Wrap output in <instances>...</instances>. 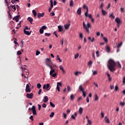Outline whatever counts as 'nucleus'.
<instances>
[{"mask_svg":"<svg viewBox=\"0 0 125 125\" xmlns=\"http://www.w3.org/2000/svg\"><path fill=\"white\" fill-rule=\"evenodd\" d=\"M71 26V24L70 23H67L65 25H64V28L65 30H68L69 27Z\"/></svg>","mask_w":125,"mask_h":125,"instance_id":"nucleus-15","label":"nucleus"},{"mask_svg":"<svg viewBox=\"0 0 125 125\" xmlns=\"http://www.w3.org/2000/svg\"><path fill=\"white\" fill-rule=\"evenodd\" d=\"M50 87V84L49 83H47V85L46 84H44L43 86V89H48V88Z\"/></svg>","mask_w":125,"mask_h":125,"instance_id":"nucleus-13","label":"nucleus"},{"mask_svg":"<svg viewBox=\"0 0 125 125\" xmlns=\"http://www.w3.org/2000/svg\"><path fill=\"white\" fill-rule=\"evenodd\" d=\"M106 51L108 53L110 52V47L108 45H107L106 47Z\"/></svg>","mask_w":125,"mask_h":125,"instance_id":"nucleus-26","label":"nucleus"},{"mask_svg":"<svg viewBox=\"0 0 125 125\" xmlns=\"http://www.w3.org/2000/svg\"><path fill=\"white\" fill-rule=\"evenodd\" d=\"M86 102L87 103H89V99L88 97H87V98H86Z\"/></svg>","mask_w":125,"mask_h":125,"instance_id":"nucleus-60","label":"nucleus"},{"mask_svg":"<svg viewBox=\"0 0 125 125\" xmlns=\"http://www.w3.org/2000/svg\"><path fill=\"white\" fill-rule=\"evenodd\" d=\"M123 42H121L120 44H118L117 45V48H120L122 46Z\"/></svg>","mask_w":125,"mask_h":125,"instance_id":"nucleus-36","label":"nucleus"},{"mask_svg":"<svg viewBox=\"0 0 125 125\" xmlns=\"http://www.w3.org/2000/svg\"><path fill=\"white\" fill-rule=\"evenodd\" d=\"M50 105L52 107H55V105H54V104L52 103V102H50Z\"/></svg>","mask_w":125,"mask_h":125,"instance_id":"nucleus-42","label":"nucleus"},{"mask_svg":"<svg viewBox=\"0 0 125 125\" xmlns=\"http://www.w3.org/2000/svg\"><path fill=\"white\" fill-rule=\"evenodd\" d=\"M58 32H62V26H61V25L58 26Z\"/></svg>","mask_w":125,"mask_h":125,"instance_id":"nucleus-22","label":"nucleus"},{"mask_svg":"<svg viewBox=\"0 0 125 125\" xmlns=\"http://www.w3.org/2000/svg\"><path fill=\"white\" fill-rule=\"evenodd\" d=\"M101 117H102V118H104V113L103 112H101Z\"/></svg>","mask_w":125,"mask_h":125,"instance_id":"nucleus-54","label":"nucleus"},{"mask_svg":"<svg viewBox=\"0 0 125 125\" xmlns=\"http://www.w3.org/2000/svg\"><path fill=\"white\" fill-rule=\"evenodd\" d=\"M27 20L29 21L31 24H32V22L33 21V19L31 17H28L27 18Z\"/></svg>","mask_w":125,"mask_h":125,"instance_id":"nucleus-21","label":"nucleus"},{"mask_svg":"<svg viewBox=\"0 0 125 125\" xmlns=\"http://www.w3.org/2000/svg\"><path fill=\"white\" fill-rule=\"evenodd\" d=\"M99 100V98H98L97 94H95V101H97Z\"/></svg>","mask_w":125,"mask_h":125,"instance_id":"nucleus-41","label":"nucleus"},{"mask_svg":"<svg viewBox=\"0 0 125 125\" xmlns=\"http://www.w3.org/2000/svg\"><path fill=\"white\" fill-rule=\"evenodd\" d=\"M92 65V62L91 61H89V62H88V65L91 66Z\"/></svg>","mask_w":125,"mask_h":125,"instance_id":"nucleus-43","label":"nucleus"},{"mask_svg":"<svg viewBox=\"0 0 125 125\" xmlns=\"http://www.w3.org/2000/svg\"><path fill=\"white\" fill-rule=\"evenodd\" d=\"M115 21L118 24H120L121 23V22H122L120 20V19L119 18H116Z\"/></svg>","mask_w":125,"mask_h":125,"instance_id":"nucleus-20","label":"nucleus"},{"mask_svg":"<svg viewBox=\"0 0 125 125\" xmlns=\"http://www.w3.org/2000/svg\"><path fill=\"white\" fill-rule=\"evenodd\" d=\"M56 60L57 61H59V62H62V60H61L60 59V57L58 55L57 56V59H56Z\"/></svg>","mask_w":125,"mask_h":125,"instance_id":"nucleus-28","label":"nucleus"},{"mask_svg":"<svg viewBox=\"0 0 125 125\" xmlns=\"http://www.w3.org/2000/svg\"><path fill=\"white\" fill-rule=\"evenodd\" d=\"M24 33L27 36H29L31 34V32H29L26 30H23Z\"/></svg>","mask_w":125,"mask_h":125,"instance_id":"nucleus-17","label":"nucleus"},{"mask_svg":"<svg viewBox=\"0 0 125 125\" xmlns=\"http://www.w3.org/2000/svg\"><path fill=\"white\" fill-rule=\"evenodd\" d=\"M31 91L29 84L26 85L25 92L26 93H30Z\"/></svg>","mask_w":125,"mask_h":125,"instance_id":"nucleus-8","label":"nucleus"},{"mask_svg":"<svg viewBox=\"0 0 125 125\" xmlns=\"http://www.w3.org/2000/svg\"><path fill=\"white\" fill-rule=\"evenodd\" d=\"M103 40H104L105 42H108V39H107L106 37H103Z\"/></svg>","mask_w":125,"mask_h":125,"instance_id":"nucleus-40","label":"nucleus"},{"mask_svg":"<svg viewBox=\"0 0 125 125\" xmlns=\"http://www.w3.org/2000/svg\"><path fill=\"white\" fill-rule=\"evenodd\" d=\"M123 83L125 84V77H123Z\"/></svg>","mask_w":125,"mask_h":125,"instance_id":"nucleus-61","label":"nucleus"},{"mask_svg":"<svg viewBox=\"0 0 125 125\" xmlns=\"http://www.w3.org/2000/svg\"><path fill=\"white\" fill-rule=\"evenodd\" d=\"M102 13L103 15H105L106 14V12L102 9Z\"/></svg>","mask_w":125,"mask_h":125,"instance_id":"nucleus-45","label":"nucleus"},{"mask_svg":"<svg viewBox=\"0 0 125 125\" xmlns=\"http://www.w3.org/2000/svg\"><path fill=\"white\" fill-rule=\"evenodd\" d=\"M19 18H20V15H17L16 17H15L14 18H13V20H15V21H16V22H18L19 20Z\"/></svg>","mask_w":125,"mask_h":125,"instance_id":"nucleus-14","label":"nucleus"},{"mask_svg":"<svg viewBox=\"0 0 125 125\" xmlns=\"http://www.w3.org/2000/svg\"><path fill=\"white\" fill-rule=\"evenodd\" d=\"M45 36L46 37H49L50 36H51V33H45Z\"/></svg>","mask_w":125,"mask_h":125,"instance_id":"nucleus-50","label":"nucleus"},{"mask_svg":"<svg viewBox=\"0 0 125 125\" xmlns=\"http://www.w3.org/2000/svg\"><path fill=\"white\" fill-rule=\"evenodd\" d=\"M105 122H106V123L110 124V121L109 120L108 117H105Z\"/></svg>","mask_w":125,"mask_h":125,"instance_id":"nucleus-27","label":"nucleus"},{"mask_svg":"<svg viewBox=\"0 0 125 125\" xmlns=\"http://www.w3.org/2000/svg\"><path fill=\"white\" fill-rule=\"evenodd\" d=\"M79 90L83 92V97H86V92L84 91V89L83 88L82 85H80L79 88Z\"/></svg>","mask_w":125,"mask_h":125,"instance_id":"nucleus-3","label":"nucleus"},{"mask_svg":"<svg viewBox=\"0 0 125 125\" xmlns=\"http://www.w3.org/2000/svg\"><path fill=\"white\" fill-rule=\"evenodd\" d=\"M79 37L81 38V39H83V33L79 34Z\"/></svg>","mask_w":125,"mask_h":125,"instance_id":"nucleus-48","label":"nucleus"},{"mask_svg":"<svg viewBox=\"0 0 125 125\" xmlns=\"http://www.w3.org/2000/svg\"><path fill=\"white\" fill-rule=\"evenodd\" d=\"M54 112H52L51 114H50L49 117L50 118H52L54 117Z\"/></svg>","mask_w":125,"mask_h":125,"instance_id":"nucleus-47","label":"nucleus"},{"mask_svg":"<svg viewBox=\"0 0 125 125\" xmlns=\"http://www.w3.org/2000/svg\"><path fill=\"white\" fill-rule=\"evenodd\" d=\"M22 54V52L21 51H18L17 55H21Z\"/></svg>","mask_w":125,"mask_h":125,"instance_id":"nucleus-46","label":"nucleus"},{"mask_svg":"<svg viewBox=\"0 0 125 125\" xmlns=\"http://www.w3.org/2000/svg\"><path fill=\"white\" fill-rule=\"evenodd\" d=\"M48 101V98L46 96H45L43 98V102L45 103H46Z\"/></svg>","mask_w":125,"mask_h":125,"instance_id":"nucleus-19","label":"nucleus"},{"mask_svg":"<svg viewBox=\"0 0 125 125\" xmlns=\"http://www.w3.org/2000/svg\"><path fill=\"white\" fill-rule=\"evenodd\" d=\"M77 13L79 15H81V14H82V8L81 7H80L78 8V11H77Z\"/></svg>","mask_w":125,"mask_h":125,"instance_id":"nucleus-16","label":"nucleus"},{"mask_svg":"<svg viewBox=\"0 0 125 125\" xmlns=\"http://www.w3.org/2000/svg\"><path fill=\"white\" fill-rule=\"evenodd\" d=\"M125 102H121L120 103V105L121 106H122V107H124V105H125Z\"/></svg>","mask_w":125,"mask_h":125,"instance_id":"nucleus-32","label":"nucleus"},{"mask_svg":"<svg viewBox=\"0 0 125 125\" xmlns=\"http://www.w3.org/2000/svg\"><path fill=\"white\" fill-rule=\"evenodd\" d=\"M50 7L51 8H49L48 9V12L49 13L51 12V9L53 7V1L52 0H50Z\"/></svg>","mask_w":125,"mask_h":125,"instance_id":"nucleus-10","label":"nucleus"},{"mask_svg":"<svg viewBox=\"0 0 125 125\" xmlns=\"http://www.w3.org/2000/svg\"><path fill=\"white\" fill-rule=\"evenodd\" d=\"M83 28H84V29H85V31H86V32L88 33H89V28H91V25L90 23H89V22H87V25L85 24L84 22H83Z\"/></svg>","mask_w":125,"mask_h":125,"instance_id":"nucleus-2","label":"nucleus"},{"mask_svg":"<svg viewBox=\"0 0 125 125\" xmlns=\"http://www.w3.org/2000/svg\"><path fill=\"white\" fill-rule=\"evenodd\" d=\"M115 90L116 91H117L118 90H119V86H118V85H116Z\"/></svg>","mask_w":125,"mask_h":125,"instance_id":"nucleus-53","label":"nucleus"},{"mask_svg":"<svg viewBox=\"0 0 125 125\" xmlns=\"http://www.w3.org/2000/svg\"><path fill=\"white\" fill-rule=\"evenodd\" d=\"M83 9H86V12H85V15H86L88 13V7L86 4H83Z\"/></svg>","mask_w":125,"mask_h":125,"instance_id":"nucleus-11","label":"nucleus"},{"mask_svg":"<svg viewBox=\"0 0 125 125\" xmlns=\"http://www.w3.org/2000/svg\"><path fill=\"white\" fill-rule=\"evenodd\" d=\"M107 78H108V81H111V76H110V74H109V73H107Z\"/></svg>","mask_w":125,"mask_h":125,"instance_id":"nucleus-30","label":"nucleus"},{"mask_svg":"<svg viewBox=\"0 0 125 125\" xmlns=\"http://www.w3.org/2000/svg\"><path fill=\"white\" fill-rule=\"evenodd\" d=\"M53 35L56 36V37L57 38H58V35H57V34L56 33V31L54 32V33H53Z\"/></svg>","mask_w":125,"mask_h":125,"instance_id":"nucleus-55","label":"nucleus"},{"mask_svg":"<svg viewBox=\"0 0 125 125\" xmlns=\"http://www.w3.org/2000/svg\"><path fill=\"white\" fill-rule=\"evenodd\" d=\"M88 13H87V14L86 15V12L84 13L85 16V17H89V18L90 19H93V17L92 15L91 14H87Z\"/></svg>","mask_w":125,"mask_h":125,"instance_id":"nucleus-18","label":"nucleus"},{"mask_svg":"<svg viewBox=\"0 0 125 125\" xmlns=\"http://www.w3.org/2000/svg\"><path fill=\"white\" fill-rule=\"evenodd\" d=\"M82 100V97H80L78 99V102H80V100Z\"/></svg>","mask_w":125,"mask_h":125,"instance_id":"nucleus-62","label":"nucleus"},{"mask_svg":"<svg viewBox=\"0 0 125 125\" xmlns=\"http://www.w3.org/2000/svg\"><path fill=\"white\" fill-rule=\"evenodd\" d=\"M29 119L31 121H34L33 116L31 115L30 117H29Z\"/></svg>","mask_w":125,"mask_h":125,"instance_id":"nucleus-49","label":"nucleus"},{"mask_svg":"<svg viewBox=\"0 0 125 125\" xmlns=\"http://www.w3.org/2000/svg\"><path fill=\"white\" fill-rule=\"evenodd\" d=\"M38 106H39L38 109L39 111H40L41 109V105L40 104H38Z\"/></svg>","mask_w":125,"mask_h":125,"instance_id":"nucleus-63","label":"nucleus"},{"mask_svg":"<svg viewBox=\"0 0 125 125\" xmlns=\"http://www.w3.org/2000/svg\"><path fill=\"white\" fill-rule=\"evenodd\" d=\"M73 4H74V3H73V0H70V4H69L70 6L73 7Z\"/></svg>","mask_w":125,"mask_h":125,"instance_id":"nucleus-33","label":"nucleus"},{"mask_svg":"<svg viewBox=\"0 0 125 125\" xmlns=\"http://www.w3.org/2000/svg\"><path fill=\"white\" fill-rule=\"evenodd\" d=\"M70 99L72 101H74V100L75 99V96H74V95L72 94L71 95H70Z\"/></svg>","mask_w":125,"mask_h":125,"instance_id":"nucleus-24","label":"nucleus"},{"mask_svg":"<svg viewBox=\"0 0 125 125\" xmlns=\"http://www.w3.org/2000/svg\"><path fill=\"white\" fill-rule=\"evenodd\" d=\"M32 111L33 115H37V112L36 110V107L34 105H33L32 107Z\"/></svg>","mask_w":125,"mask_h":125,"instance_id":"nucleus-9","label":"nucleus"},{"mask_svg":"<svg viewBox=\"0 0 125 125\" xmlns=\"http://www.w3.org/2000/svg\"><path fill=\"white\" fill-rule=\"evenodd\" d=\"M59 67H60V69H61L62 71H63V67H62V65L59 66Z\"/></svg>","mask_w":125,"mask_h":125,"instance_id":"nucleus-64","label":"nucleus"},{"mask_svg":"<svg viewBox=\"0 0 125 125\" xmlns=\"http://www.w3.org/2000/svg\"><path fill=\"white\" fill-rule=\"evenodd\" d=\"M60 86H62V84L61 83L58 82L57 83L56 89L57 90V91H58L59 92H60L61 91Z\"/></svg>","mask_w":125,"mask_h":125,"instance_id":"nucleus-6","label":"nucleus"},{"mask_svg":"<svg viewBox=\"0 0 125 125\" xmlns=\"http://www.w3.org/2000/svg\"><path fill=\"white\" fill-rule=\"evenodd\" d=\"M33 93H27L26 95V98L32 99L33 98Z\"/></svg>","mask_w":125,"mask_h":125,"instance_id":"nucleus-7","label":"nucleus"},{"mask_svg":"<svg viewBox=\"0 0 125 125\" xmlns=\"http://www.w3.org/2000/svg\"><path fill=\"white\" fill-rule=\"evenodd\" d=\"M109 17L111 18L112 19H115V16L113 14H111V15H110Z\"/></svg>","mask_w":125,"mask_h":125,"instance_id":"nucleus-39","label":"nucleus"},{"mask_svg":"<svg viewBox=\"0 0 125 125\" xmlns=\"http://www.w3.org/2000/svg\"><path fill=\"white\" fill-rule=\"evenodd\" d=\"M49 74L50 76H52V77L53 78L56 77V74L55 73V70L54 69L51 70V71H50Z\"/></svg>","mask_w":125,"mask_h":125,"instance_id":"nucleus-5","label":"nucleus"},{"mask_svg":"<svg viewBox=\"0 0 125 125\" xmlns=\"http://www.w3.org/2000/svg\"><path fill=\"white\" fill-rule=\"evenodd\" d=\"M104 6V3H101V5L100 6V8L101 9H103V7Z\"/></svg>","mask_w":125,"mask_h":125,"instance_id":"nucleus-59","label":"nucleus"},{"mask_svg":"<svg viewBox=\"0 0 125 125\" xmlns=\"http://www.w3.org/2000/svg\"><path fill=\"white\" fill-rule=\"evenodd\" d=\"M79 54L78 53H77L76 55H75V56H74L75 59H77L79 57Z\"/></svg>","mask_w":125,"mask_h":125,"instance_id":"nucleus-38","label":"nucleus"},{"mask_svg":"<svg viewBox=\"0 0 125 125\" xmlns=\"http://www.w3.org/2000/svg\"><path fill=\"white\" fill-rule=\"evenodd\" d=\"M10 10H9V11L7 12V13H8V15H9L8 17H10V19H12V16L10 14Z\"/></svg>","mask_w":125,"mask_h":125,"instance_id":"nucleus-34","label":"nucleus"},{"mask_svg":"<svg viewBox=\"0 0 125 125\" xmlns=\"http://www.w3.org/2000/svg\"><path fill=\"white\" fill-rule=\"evenodd\" d=\"M117 63H118V65H117L118 67L119 68H122V65L121 64H120V63L119 62H118Z\"/></svg>","mask_w":125,"mask_h":125,"instance_id":"nucleus-37","label":"nucleus"},{"mask_svg":"<svg viewBox=\"0 0 125 125\" xmlns=\"http://www.w3.org/2000/svg\"><path fill=\"white\" fill-rule=\"evenodd\" d=\"M87 123L88 124H89V125H91V124H92V123L89 119H88Z\"/></svg>","mask_w":125,"mask_h":125,"instance_id":"nucleus-51","label":"nucleus"},{"mask_svg":"<svg viewBox=\"0 0 125 125\" xmlns=\"http://www.w3.org/2000/svg\"><path fill=\"white\" fill-rule=\"evenodd\" d=\"M40 54H41V52H40V51H36V55L37 56L39 55Z\"/></svg>","mask_w":125,"mask_h":125,"instance_id":"nucleus-52","label":"nucleus"},{"mask_svg":"<svg viewBox=\"0 0 125 125\" xmlns=\"http://www.w3.org/2000/svg\"><path fill=\"white\" fill-rule=\"evenodd\" d=\"M37 88L40 89L41 87H42V85H41L40 83H38L37 84Z\"/></svg>","mask_w":125,"mask_h":125,"instance_id":"nucleus-29","label":"nucleus"},{"mask_svg":"<svg viewBox=\"0 0 125 125\" xmlns=\"http://www.w3.org/2000/svg\"><path fill=\"white\" fill-rule=\"evenodd\" d=\"M96 54L97 57H99L100 56L99 51H97L96 52Z\"/></svg>","mask_w":125,"mask_h":125,"instance_id":"nucleus-44","label":"nucleus"},{"mask_svg":"<svg viewBox=\"0 0 125 125\" xmlns=\"http://www.w3.org/2000/svg\"><path fill=\"white\" fill-rule=\"evenodd\" d=\"M42 106V107L44 108H45L46 107V104H43Z\"/></svg>","mask_w":125,"mask_h":125,"instance_id":"nucleus-57","label":"nucleus"},{"mask_svg":"<svg viewBox=\"0 0 125 125\" xmlns=\"http://www.w3.org/2000/svg\"><path fill=\"white\" fill-rule=\"evenodd\" d=\"M32 13H33V14H34V17H36V15H37V13L35 10H32Z\"/></svg>","mask_w":125,"mask_h":125,"instance_id":"nucleus-31","label":"nucleus"},{"mask_svg":"<svg viewBox=\"0 0 125 125\" xmlns=\"http://www.w3.org/2000/svg\"><path fill=\"white\" fill-rule=\"evenodd\" d=\"M44 14H45L44 13H39L38 15H37V18H38L39 19H41V18L44 16Z\"/></svg>","mask_w":125,"mask_h":125,"instance_id":"nucleus-12","label":"nucleus"},{"mask_svg":"<svg viewBox=\"0 0 125 125\" xmlns=\"http://www.w3.org/2000/svg\"><path fill=\"white\" fill-rule=\"evenodd\" d=\"M88 40H90L92 42L95 41V38L92 37V39H91V37H88Z\"/></svg>","mask_w":125,"mask_h":125,"instance_id":"nucleus-25","label":"nucleus"},{"mask_svg":"<svg viewBox=\"0 0 125 125\" xmlns=\"http://www.w3.org/2000/svg\"><path fill=\"white\" fill-rule=\"evenodd\" d=\"M46 64L47 66H49V65H50V66H52V62H47V63H46Z\"/></svg>","mask_w":125,"mask_h":125,"instance_id":"nucleus-35","label":"nucleus"},{"mask_svg":"<svg viewBox=\"0 0 125 125\" xmlns=\"http://www.w3.org/2000/svg\"><path fill=\"white\" fill-rule=\"evenodd\" d=\"M47 28L46 26L43 25L42 26L41 28L39 30V32L41 33V34H42L43 33V30H46Z\"/></svg>","mask_w":125,"mask_h":125,"instance_id":"nucleus-4","label":"nucleus"},{"mask_svg":"<svg viewBox=\"0 0 125 125\" xmlns=\"http://www.w3.org/2000/svg\"><path fill=\"white\" fill-rule=\"evenodd\" d=\"M71 91V87L69 86H67V91L69 92Z\"/></svg>","mask_w":125,"mask_h":125,"instance_id":"nucleus-56","label":"nucleus"},{"mask_svg":"<svg viewBox=\"0 0 125 125\" xmlns=\"http://www.w3.org/2000/svg\"><path fill=\"white\" fill-rule=\"evenodd\" d=\"M116 66V62L113 61L112 59H109L108 61V64H107V67H108L109 70L112 72L116 71V69L115 68Z\"/></svg>","mask_w":125,"mask_h":125,"instance_id":"nucleus-1","label":"nucleus"},{"mask_svg":"<svg viewBox=\"0 0 125 125\" xmlns=\"http://www.w3.org/2000/svg\"><path fill=\"white\" fill-rule=\"evenodd\" d=\"M83 111V109L82 107L79 108V114H82Z\"/></svg>","mask_w":125,"mask_h":125,"instance_id":"nucleus-23","label":"nucleus"},{"mask_svg":"<svg viewBox=\"0 0 125 125\" xmlns=\"http://www.w3.org/2000/svg\"><path fill=\"white\" fill-rule=\"evenodd\" d=\"M71 118H72V119H73V120H76V117H75V116L74 115H72L71 116Z\"/></svg>","mask_w":125,"mask_h":125,"instance_id":"nucleus-58","label":"nucleus"}]
</instances>
